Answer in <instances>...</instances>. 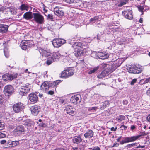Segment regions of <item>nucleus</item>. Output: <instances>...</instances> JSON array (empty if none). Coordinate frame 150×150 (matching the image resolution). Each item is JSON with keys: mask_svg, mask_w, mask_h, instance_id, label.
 Returning <instances> with one entry per match:
<instances>
[{"mask_svg": "<svg viewBox=\"0 0 150 150\" xmlns=\"http://www.w3.org/2000/svg\"><path fill=\"white\" fill-rule=\"evenodd\" d=\"M30 86L28 83L21 86L19 89V93L22 96H25L28 93L30 90Z\"/></svg>", "mask_w": 150, "mask_h": 150, "instance_id": "1", "label": "nucleus"}, {"mask_svg": "<svg viewBox=\"0 0 150 150\" xmlns=\"http://www.w3.org/2000/svg\"><path fill=\"white\" fill-rule=\"evenodd\" d=\"M33 18L34 21L37 23L41 24L44 22V18L40 14L37 13H33Z\"/></svg>", "mask_w": 150, "mask_h": 150, "instance_id": "2", "label": "nucleus"}, {"mask_svg": "<svg viewBox=\"0 0 150 150\" xmlns=\"http://www.w3.org/2000/svg\"><path fill=\"white\" fill-rule=\"evenodd\" d=\"M127 70L128 72L131 73L139 74L142 72L141 69L135 65L131 66L127 68Z\"/></svg>", "mask_w": 150, "mask_h": 150, "instance_id": "3", "label": "nucleus"}, {"mask_svg": "<svg viewBox=\"0 0 150 150\" xmlns=\"http://www.w3.org/2000/svg\"><path fill=\"white\" fill-rule=\"evenodd\" d=\"M52 42L54 47H58L66 43V41L65 40L60 38H56L54 39Z\"/></svg>", "mask_w": 150, "mask_h": 150, "instance_id": "4", "label": "nucleus"}, {"mask_svg": "<svg viewBox=\"0 0 150 150\" xmlns=\"http://www.w3.org/2000/svg\"><path fill=\"white\" fill-rule=\"evenodd\" d=\"M13 108L15 112L18 113L23 110L24 108V106L21 103H18L14 104Z\"/></svg>", "mask_w": 150, "mask_h": 150, "instance_id": "5", "label": "nucleus"}, {"mask_svg": "<svg viewBox=\"0 0 150 150\" xmlns=\"http://www.w3.org/2000/svg\"><path fill=\"white\" fill-rule=\"evenodd\" d=\"M74 73V70L71 69L66 70L62 72L61 76L62 77L67 78L72 76Z\"/></svg>", "mask_w": 150, "mask_h": 150, "instance_id": "6", "label": "nucleus"}, {"mask_svg": "<svg viewBox=\"0 0 150 150\" xmlns=\"http://www.w3.org/2000/svg\"><path fill=\"white\" fill-rule=\"evenodd\" d=\"M14 92V89L13 86L11 85L5 86L4 89V92L5 94L9 96L12 94Z\"/></svg>", "mask_w": 150, "mask_h": 150, "instance_id": "7", "label": "nucleus"}, {"mask_svg": "<svg viewBox=\"0 0 150 150\" xmlns=\"http://www.w3.org/2000/svg\"><path fill=\"white\" fill-rule=\"evenodd\" d=\"M52 88L50 83L45 82L43 83L40 86V89L44 92Z\"/></svg>", "mask_w": 150, "mask_h": 150, "instance_id": "8", "label": "nucleus"}, {"mask_svg": "<svg viewBox=\"0 0 150 150\" xmlns=\"http://www.w3.org/2000/svg\"><path fill=\"white\" fill-rule=\"evenodd\" d=\"M17 74H6L2 76V78L4 80H11L17 77Z\"/></svg>", "mask_w": 150, "mask_h": 150, "instance_id": "9", "label": "nucleus"}, {"mask_svg": "<svg viewBox=\"0 0 150 150\" xmlns=\"http://www.w3.org/2000/svg\"><path fill=\"white\" fill-rule=\"evenodd\" d=\"M29 100L32 103H34L38 101L37 95L34 93L30 94L28 96Z\"/></svg>", "mask_w": 150, "mask_h": 150, "instance_id": "10", "label": "nucleus"}, {"mask_svg": "<svg viewBox=\"0 0 150 150\" xmlns=\"http://www.w3.org/2000/svg\"><path fill=\"white\" fill-rule=\"evenodd\" d=\"M81 100V96L79 95H76L72 96L71 98V101L74 104L79 103Z\"/></svg>", "mask_w": 150, "mask_h": 150, "instance_id": "11", "label": "nucleus"}, {"mask_svg": "<svg viewBox=\"0 0 150 150\" xmlns=\"http://www.w3.org/2000/svg\"><path fill=\"white\" fill-rule=\"evenodd\" d=\"M30 109L31 111V113L35 116H37L40 110V108L36 105L31 107Z\"/></svg>", "mask_w": 150, "mask_h": 150, "instance_id": "12", "label": "nucleus"}, {"mask_svg": "<svg viewBox=\"0 0 150 150\" xmlns=\"http://www.w3.org/2000/svg\"><path fill=\"white\" fill-rule=\"evenodd\" d=\"M55 14L59 17L62 16L64 15V11L58 6H56L54 9Z\"/></svg>", "mask_w": 150, "mask_h": 150, "instance_id": "13", "label": "nucleus"}, {"mask_svg": "<svg viewBox=\"0 0 150 150\" xmlns=\"http://www.w3.org/2000/svg\"><path fill=\"white\" fill-rule=\"evenodd\" d=\"M82 134H80L78 136H76L72 138V142L74 144H79L83 140L82 138Z\"/></svg>", "mask_w": 150, "mask_h": 150, "instance_id": "14", "label": "nucleus"}, {"mask_svg": "<svg viewBox=\"0 0 150 150\" xmlns=\"http://www.w3.org/2000/svg\"><path fill=\"white\" fill-rule=\"evenodd\" d=\"M132 11L131 10L125 11L122 12V14L125 18L127 19L131 20L133 19Z\"/></svg>", "mask_w": 150, "mask_h": 150, "instance_id": "15", "label": "nucleus"}, {"mask_svg": "<svg viewBox=\"0 0 150 150\" xmlns=\"http://www.w3.org/2000/svg\"><path fill=\"white\" fill-rule=\"evenodd\" d=\"M97 55L99 59L103 60L108 58L109 56V54L105 52H98Z\"/></svg>", "mask_w": 150, "mask_h": 150, "instance_id": "16", "label": "nucleus"}, {"mask_svg": "<svg viewBox=\"0 0 150 150\" xmlns=\"http://www.w3.org/2000/svg\"><path fill=\"white\" fill-rule=\"evenodd\" d=\"M67 113V114L73 116L76 114L75 110L71 106H69L67 107L66 108Z\"/></svg>", "mask_w": 150, "mask_h": 150, "instance_id": "17", "label": "nucleus"}, {"mask_svg": "<svg viewBox=\"0 0 150 150\" xmlns=\"http://www.w3.org/2000/svg\"><path fill=\"white\" fill-rule=\"evenodd\" d=\"M33 17V14L31 12H27L25 13L23 15V18L26 20L32 19Z\"/></svg>", "mask_w": 150, "mask_h": 150, "instance_id": "18", "label": "nucleus"}, {"mask_svg": "<svg viewBox=\"0 0 150 150\" xmlns=\"http://www.w3.org/2000/svg\"><path fill=\"white\" fill-rule=\"evenodd\" d=\"M14 131L15 132H17L18 134V133L19 134V135H20L22 132H24L25 130L23 126L20 125L18 126L14 130Z\"/></svg>", "mask_w": 150, "mask_h": 150, "instance_id": "19", "label": "nucleus"}, {"mask_svg": "<svg viewBox=\"0 0 150 150\" xmlns=\"http://www.w3.org/2000/svg\"><path fill=\"white\" fill-rule=\"evenodd\" d=\"M8 26L4 24H0V32L3 33H6L8 30Z\"/></svg>", "mask_w": 150, "mask_h": 150, "instance_id": "20", "label": "nucleus"}, {"mask_svg": "<svg viewBox=\"0 0 150 150\" xmlns=\"http://www.w3.org/2000/svg\"><path fill=\"white\" fill-rule=\"evenodd\" d=\"M72 47L74 49H78L79 50L80 48L83 47V45L81 42H74V44H73Z\"/></svg>", "mask_w": 150, "mask_h": 150, "instance_id": "21", "label": "nucleus"}, {"mask_svg": "<svg viewBox=\"0 0 150 150\" xmlns=\"http://www.w3.org/2000/svg\"><path fill=\"white\" fill-rule=\"evenodd\" d=\"M129 0H118L116 4L118 7H121L123 5L128 3Z\"/></svg>", "mask_w": 150, "mask_h": 150, "instance_id": "22", "label": "nucleus"}, {"mask_svg": "<svg viewBox=\"0 0 150 150\" xmlns=\"http://www.w3.org/2000/svg\"><path fill=\"white\" fill-rule=\"evenodd\" d=\"M109 101L108 100L104 101L100 104V107L101 110H104L109 105Z\"/></svg>", "mask_w": 150, "mask_h": 150, "instance_id": "23", "label": "nucleus"}, {"mask_svg": "<svg viewBox=\"0 0 150 150\" xmlns=\"http://www.w3.org/2000/svg\"><path fill=\"white\" fill-rule=\"evenodd\" d=\"M93 133H94L92 130H89L84 134V136L86 138H90L93 136Z\"/></svg>", "mask_w": 150, "mask_h": 150, "instance_id": "24", "label": "nucleus"}, {"mask_svg": "<svg viewBox=\"0 0 150 150\" xmlns=\"http://www.w3.org/2000/svg\"><path fill=\"white\" fill-rule=\"evenodd\" d=\"M61 54L58 52H53V56L51 57L52 58H54L55 61H57L58 59L60 57Z\"/></svg>", "mask_w": 150, "mask_h": 150, "instance_id": "25", "label": "nucleus"}, {"mask_svg": "<svg viewBox=\"0 0 150 150\" xmlns=\"http://www.w3.org/2000/svg\"><path fill=\"white\" fill-rule=\"evenodd\" d=\"M30 6L26 4H22L19 7V9L21 11H28L30 8Z\"/></svg>", "mask_w": 150, "mask_h": 150, "instance_id": "26", "label": "nucleus"}, {"mask_svg": "<svg viewBox=\"0 0 150 150\" xmlns=\"http://www.w3.org/2000/svg\"><path fill=\"white\" fill-rule=\"evenodd\" d=\"M109 74V73L107 70H104L99 75L97 76V77L99 78H101L107 76Z\"/></svg>", "mask_w": 150, "mask_h": 150, "instance_id": "27", "label": "nucleus"}, {"mask_svg": "<svg viewBox=\"0 0 150 150\" xmlns=\"http://www.w3.org/2000/svg\"><path fill=\"white\" fill-rule=\"evenodd\" d=\"M137 139V137L136 136H133L131 137H126L125 139V142L128 143L134 141Z\"/></svg>", "mask_w": 150, "mask_h": 150, "instance_id": "28", "label": "nucleus"}, {"mask_svg": "<svg viewBox=\"0 0 150 150\" xmlns=\"http://www.w3.org/2000/svg\"><path fill=\"white\" fill-rule=\"evenodd\" d=\"M33 122L30 119H27L25 120L23 124L28 126H30L33 124Z\"/></svg>", "mask_w": 150, "mask_h": 150, "instance_id": "29", "label": "nucleus"}, {"mask_svg": "<svg viewBox=\"0 0 150 150\" xmlns=\"http://www.w3.org/2000/svg\"><path fill=\"white\" fill-rule=\"evenodd\" d=\"M23 42V43H25V44L27 45L28 48L31 47L33 45V42L31 40H25Z\"/></svg>", "mask_w": 150, "mask_h": 150, "instance_id": "30", "label": "nucleus"}, {"mask_svg": "<svg viewBox=\"0 0 150 150\" xmlns=\"http://www.w3.org/2000/svg\"><path fill=\"white\" fill-rule=\"evenodd\" d=\"M66 2L70 4L79 3L81 2L80 0H64Z\"/></svg>", "mask_w": 150, "mask_h": 150, "instance_id": "31", "label": "nucleus"}, {"mask_svg": "<svg viewBox=\"0 0 150 150\" xmlns=\"http://www.w3.org/2000/svg\"><path fill=\"white\" fill-rule=\"evenodd\" d=\"M137 143H132L131 144H128L127 146L129 148H131L133 146H137V148H144V146H141L140 145H139L138 146H137Z\"/></svg>", "mask_w": 150, "mask_h": 150, "instance_id": "32", "label": "nucleus"}, {"mask_svg": "<svg viewBox=\"0 0 150 150\" xmlns=\"http://www.w3.org/2000/svg\"><path fill=\"white\" fill-rule=\"evenodd\" d=\"M42 56H44L45 57H48L50 56L51 54L49 50H42Z\"/></svg>", "mask_w": 150, "mask_h": 150, "instance_id": "33", "label": "nucleus"}, {"mask_svg": "<svg viewBox=\"0 0 150 150\" xmlns=\"http://www.w3.org/2000/svg\"><path fill=\"white\" fill-rule=\"evenodd\" d=\"M60 82L61 81L60 80H57L52 83H50L51 84L52 88V87L53 88H54L55 89L56 86L58 85L59 83H60Z\"/></svg>", "mask_w": 150, "mask_h": 150, "instance_id": "34", "label": "nucleus"}, {"mask_svg": "<svg viewBox=\"0 0 150 150\" xmlns=\"http://www.w3.org/2000/svg\"><path fill=\"white\" fill-rule=\"evenodd\" d=\"M99 67H96L93 69H91L88 72V74H91L95 73L96 71L99 69Z\"/></svg>", "mask_w": 150, "mask_h": 150, "instance_id": "35", "label": "nucleus"}, {"mask_svg": "<svg viewBox=\"0 0 150 150\" xmlns=\"http://www.w3.org/2000/svg\"><path fill=\"white\" fill-rule=\"evenodd\" d=\"M83 51L82 50H78V51L75 53V55L76 57H79L83 54Z\"/></svg>", "mask_w": 150, "mask_h": 150, "instance_id": "36", "label": "nucleus"}, {"mask_svg": "<svg viewBox=\"0 0 150 150\" xmlns=\"http://www.w3.org/2000/svg\"><path fill=\"white\" fill-rule=\"evenodd\" d=\"M55 62V60L54 58H52L51 57L49 58L46 61V63L48 65H49L53 62Z\"/></svg>", "mask_w": 150, "mask_h": 150, "instance_id": "37", "label": "nucleus"}, {"mask_svg": "<svg viewBox=\"0 0 150 150\" xmlns=\"http://www.w3.org/2000/svg\"><path fill=\"white\" fill-rule=\"evenodd\" d=\"M148 134V132H141L140 133V134L136 136V137H137V139H138L139 137L142 136H144L147 135Z\"/></svg>", "mask_w": 150, "mask_h": 150, "instance_id": "38", "label": "nucleus"}, {"mask_svg": "<svg viewBox=\"0 0 150 150\" xmlns=\"http://www.w3.org/2000/svg\"><path fill=\"white\" fill-rule=\"evenodd\" d=\"M21 47V48L23 50H25L28 48L27 45L25 44L22 41L21 44H20Z\"/></svg>", "mask_w": 150, "mask_h": 150, "instance_id": "39", "label": "nucleus"}, {"mask_svg": "<svg viewBox=\"0 0 150 150\" xmlns=\"http://www.w3.org/2000/svg\"><path fill=\"white\" fill-rule=\"evenodd\" d=\"M99 18L98 16H95L93 18H92L90 19L89 21L91 22H95Z\"/></svg>", "mask_w": 150, "mask_h": 150, "instance_id": "40", "label": "nucleus"}, {"mask_svg": "<svg viewBox=\"0 0 150 150\" xmlns=\"http://www.w3.org/2000/svg\"><path fill=\"white\" fill-rule=\"evenodd\" d=\"M119 66L116 64H113L111 66V68L112 69L113 71L115 70Z\"/></svg>", "mask_w": 150, "mask_h": 150, "instance_id": "41", "label": "nucleus"}, {"mask_svg": "<svg viewBox=\"0 0 150 150\" xmlns=\"http://www.w3.org/2000/svg\"><path fill=\"white\" fill-rule=\"evenodd\" d=\"M117 119V120L120 122L124 120V116L122 115H120L119 116V118Z\"/></svg>", "mask_w": 150, "mask_h": 150, "instance_id": "42", "label": "nucleus"}, {"mask_svg": "<svg viewBox=\"0 0 150 150\" xmlns=\"http://www.w3.org/2000/svg\"><path fill=\"white\" fill-rule=\"evenodd\" d=\"M74 40H72L71 39H69L67 40V42L68 43L72 45L74 43Z\"/></svg>", "mask_w": 150, "mask_h": 150, "instance_id": "43", "label": "nucleus"}, {"mask_svg": "<svg viewBox=\"0 0 150 150\" xmlns=\"http://www.w3.org/2000/svg\"><path fill=\"white\" fill-rule=\"evenodd\" d=\"M6 7H2L0 8V11H2L3 13H5L7 11L6 10Z\"/></svg>", "mask_w": 150, "mask_h": 150, "instance_id": "44", "label": "nucleus"}, {"mask_svg": "<svg viewBox=\"0 0 150 150\" xmlns=\"http://www.w3.org/2000/svg\"><path fill=\"white\" fill-rule=\"evenodd\" d=\"M4 101V98L1 96H0V107L3 104Z\"/></svg>", "mask_w": 150, "mask_h": 150, "instance_id": "45", "label": "nucleus"}, {"mask_svg": "<svg viewBox=\"0 0 150 150\" xmlns=\"http://www.w3.org/2000/svg\"><path fill=\"white\" fill-rule=\"evenodd\" d=\"M13 147L15 146L18 145L19 144V143L18 141H13Z\"/></svg>", "mask_w": 150, "mask_h": 150, "instance_id": "46", "label": "nucleus"}, {"mask_svg": "<svg viewBox=\"0 0 150 150\" xmlns=\"http://www.w3.org/2000/svg\"><path fill=\"white\" fill-rule=\"evenodd\" d=\"M47 16V19H50L52 21L53 20V15L52 14H49Z\"/></svg>", "mask_w": 150, "mask_h": 150, "instance_id": "47", "label": "nucleus"}, {"mask_svg": "<svg viewBox=\"0 0 150 150\" xmlns=\"http://www.w3.org/2000/svg\"><path fill=\"white\" fill-rule=\"evenodd\" d=\"M137 80V79H133L130 82V84L131 85H133L136 83Z\"/></svg>", "mask_w": 150, "mask_h": 150, "instance_id": "48", "label": "nucleus"}, {"mask_svg": "<svg viewBox=\"0 0 150 150\" xmlns=\"http://www.w3.org/2000/svg\"><path fill=\"white\" fill-rule=\"evenodd\" d=\"M90 149L92 150H100V149L98 146H93Z\"/></svg>", "mask_w": 150, "mask_h": 150, "instance_id": "49", "label": "nucleus"}, {"mask_svg": "<svg viewBox=\"0 0 150 150\" xmlns=\"http://www.w3.org/2000/svg\"><path fill=\"white\" fill-rule=\"evenodd\" d=\"M54 90L53 89L52 90H50L47 92V94L48 95H52L54 94Z\"/></svg>", "mask_w": 150, "mask_h": 150, "instance_id": "50", "label": "nucleus"}, {"mask_svg": "<svg viewBox=\"0 0 150 150\" xmlns=\"http://www.w3.org/2000/svg\"><path fill=\"white\" fill-rule=\"evenodd\" d=\"M40 127H45L46 126V125L45 123H40L39 125Z\"/></svg>", "mask_w": 150, "mask_h": 150, "instance_id": "51", "label": "nucleus"}, {"mask_svg": "<svg viewBox=\"0 0 150 150\" xmlns=\"http://www.w3.org/2000/svg\"><path fill=\"white\" fill-rule=\"evenodd\" d=\"M6 136V135L5 134L2 133L0 131V138H3Z\"/></svg>", "mask_w": 150, "mask_h": 150, "instance_id": "52", "label": "nucleus"}, {"mask_svg": "<svg viewBox=\"0 0 150 150\" xmlns=\"http://www.w3.org/2000/svg\"><path fill=\"white\" fill-rule=\"evenodd\" d=\"M120 128H122V130H125L127 128V126H125L124 125H123L121 126Z\"/></svg>", "mask_w": 150, "mask_h": 150, "instance_id": "53", "label": "nucleus"}, {"mask_svg": "<svg viewBox=\"0 0 150 150\" xmlns=\"http://www.w3.org/2000/svg\"><path fill=\"white\" fill-rule=\"evenodd\" d=\"M4 124H2L1 122H0V130L3 129L4 127Z\"/></svg>", "mask_w": 150, "mask_h": 150, "instance_id": "54", "label": "nucleus"}, {"mask_svg": "<svg viewBox=\"0 0 150 150\" xmlns=\"http://www.w3.org/2000/svg\"><path fill=\"white\" fill-rule=\"evenodd\" d=\"M99 108L98 107H92V109L93 110H94V112L96 111Z\"/></svg>", "mask_w": 150, "mask_h": 150, "instance_id": "55", "label": "nucleus"}, {"mask_svg": "<svg viewBox=\"0 0 150 150\" xmlns=\"http://www.w3.org/2000/svg\"><path fill=\"white\" fill-rule=\"evenodd\" d=\"M8 144L10 146L9 147H13V144L12 141L8 142Z\"/></svg>", "mask_w": 150, "mask_h": 150, "instance_id": "56", "label": "nucleus"}, {"mask_svg": "<svg viewBox=\"0 0 150 150\" xmlns=\"http://www.w3.org/2000/svg\"><path fill=\"white\" fill-rule=\"evenodd\" d=\"M4 53L6 57V58L8 57H9V54L7 52H6L5 50H4Z\"/></svg>", "mask_w": 150, "mask_h": 150, "instance_id": "57", "label": "nucleus"}, {"mask_svg": "<svg viewBox=\"0 0 150 150\" xmlns=\"http://www.w3.org/2000/svg\"><path fill=\"white\" fill-rule=\"evenodd\" d=\"M7 9L9 10H7V11H10V12L12 14H15V12H16V11H13L12 10H11L9 8H7Z\"/></svg>", "mask_w": 150, "mask_h": 150, "instance_id": "58", "label": "nucleus"}, {"mask_svg": "<svg viewBox=\"0 0 150 150\" xmlns=\"http://www.w3.org/2000/svg\"><path fill=\"white\" fill-rule=\"evenodd\" d=\"M6 142V140H1L0 141V143L1 144H3L5 143Z\"/></svg>", "mask_w": 150, "mask_h": 150, "instance_id": "59", "label": "nucleus"}, {"mask_svg": "<svg viewBox=\"0 0 150 150\" xmlns=\"http://www.w3.org/2000/svg\"><path fill=\"white\" fill-rule=\"evenodd\" d=\"M117 129V127H116L115 128H114V127H112L111 128V130L112 131H116Z\"/></svg>", "mask_w": 150, "mask_h": 150, "instance_id": "60", "label": "nucleus"}, {"mask_svg": "<svg viewBox=\"0 0 150 150\" xmlns=\"http://www.w3.org/2000/svg\"><path fill=\"white\" fill-rule=\"evenodd\" d=\"M147 94L148 95L150 96V88L147 91Z\"/></svg>", "mask_w": 150, "mask_h": 150, "instance_id": "61", "label": "nucleus"}, {"mask_svg": "<svg viewBox=\"0 0 150 150\" xmlns=\"http://www.w3.org/2000/svg\"><path fill=\"white\" fill-rule=\"evenodd\" d=\"M123 104L125 105L127 104L128 103V101L126 100H123Z\"/></svg>", "mask_w": 150, "mask_h": 150, "instance_id": "62", "label": "nucleus"}, {"mask_svg": "<svg viewBox=\"0 0 150 150\" xmlns=\"http://www.w3.org/2000/svg\"><path fill=\"white\" fill-rule=\"evenodd\" d=\"M147 120L150 122V114L147 117Z\"/></svg>", "mask_w": 150, "mask_h": 150, "instance_id": "63", "label": "nucleus"}, {"mask_svg": "<svg viewBox=\"0 0 150 150\" xmlns=\"http://www.w3.org/2000/svg\"><path fill=\"white\" fill-rule=\"evenodd\" d=\"M55 150H65V149L63 148H58L55 149Z\"/></svg>", "mask_w": 150, "mask_h": 150, "instance_id": "64", "label": "nucleus"}]
</instances>
